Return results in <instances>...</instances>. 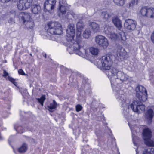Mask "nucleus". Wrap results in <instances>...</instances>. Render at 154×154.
I'll return each instance as SVG.
<instances>
[{
    "instance_id": "obj_1",
    "label": "nucleus",
    "mask_w": 154,
    "mask_h": 154,
    "mask_svg": "<svg viewBox=\"0 0 154 154\" xmlns=\"http://www.w3.org/2000/svg\"><path fill=\"white\" fill-rule=\"evenodd\" d=\"M83 24L80 22L77 24V31L76 32V38L75 39V26L73 24H70L68 26L67 30L66 38L68 42L71 45H73V48L75 50H78L77 53L79 56L86 58L88 57L90 55L88 50L80 48L79 40L80 39L81 31L83 28Z\"/></svg>"
},
{
    "instance_id": "obj_2",
    "label": "nucleus",
    "mask_w": 154,
    "mask_h": 154,
    "mask_svg": "<svg viewBox=\"0 0 154 154\" xmlns=\"http://www.w3.org/2000/svg\"><path fill=\"white\" fill-rule=\"evenodd\" d=\"M111 57V56L109 55L102 56L97 62V65L98 67L105 70L110 69L112 64V60Z\"/></svg>"
},
{
    "instance_id": "obj_3",
    "label": "nucleus",
    "mask_w": 154,
    "mask_h": 154,
    "mask_svg": "<svg viewBox=\"0 0 154 154\" xmlns=\"http://www.w3.org/2000/svg\"><path fill=\"white\" fill-rule=\"evenodd\" d=\"M138 14L142 17L154 18V8L143 7L140 9Z\"/></svg>"
},
{
    "instance_id": "obj_4",
    "label": "nucleus",
    "mask_w": 154,
    "mask_h": 154,
    "mask_svg": "<svg viewBox=\"0 0 154 154\" xmlns=\"http://www.w3.org/2000/svg\"><path fill=\"white\" fill-rule=\"evenodd\" d=\"M137 97L140 101H145L147 99V93L146 89L142 86H137L136 88Z\"/></svg>"
},
{
    "instance_id": "obj_5",
    "label": "nucleus",
    "mask_w": 154,
    "mask_h": 154,
    "mask_svg": "<svg viewBox=\"0 0 154 154\" xmlns=\"http://www.w3.org/2000/svg\"><path fill=\"white\" fill-rule=\"evenodd\" d=\"M48 32L51 34H60L62 32L61 24L57 22H52L49 25Z\"/></svg>"
},
{
    "instance_id": "obj_6",
    "label": "nucleus",
    "mask_w": 154,
    "mask_h": 154,
    "mask_svg": "<svg viewBox=\"0 0 154 154\" xmlns=\"http://www.w3.org/2000/svg\"><path fill=\"white\" fill-rule=\"evenodd\" d=\"M131 107L134 112L141 113L144 112L145 106L143 104H140L137 101H134L131 105Z\"/></svg>"
},
{
    "instance_id": "obj_7",
    "label": "nucleus",
    "mask_w": 154,
    "mask_h": 154,
    "mask_svg": "<svg viewBox=\"0 0 154 154\" xmlns=\"http://www.w3.org/2000/svg\"><path fill=\"white\" fill-rule=\"evenodd\" d=\"M95 42L103 48H106L109 44L107 39L105 37L101 35H98L96 37Z\"/></svg>"
},
{
    "instance_id": "obj_8",
    "label": "nucleus",
    "mask_w": 154,
    "mask_h": 154,
    "mask_svg": "<svg viewBox=\"0 0 154 154\" xmlns=\"http://www.w3.org/2000/svg\"><path fill=\"white\" fill-rule=\"evenodd\" d=\"M33 0H19L17 7L20 10H25L29 7Z\"/></svg>"
},
{
    "instance_id": "obj_9",
    "label": "nucleus",
    "mask_w": 154,
    "mask_h": 154,
    "mask_svg": "<svg viewBox=\"0 0 154 154\" xmlns=\"http://www.w3.org/2000/svg\"><path fill=\"white\" fill-rule=\"evenodd\" d=\"M136 25V22L131 19L126 20L124 23L125 28L130 31L134 30L135 29Z\"/></svg>"
},
{
    "instance_id": "obj_10",
    "label": "nucleus",
    "mask_w": 154,
    "mask_h": 154,
    "mask_svg": "<svg viewBox=\"0 0 154 154\" xmlns=\"http://www.w3.org/2000/svg\"><path fill=\"white\" fill-rule=\"evenodd\" d=\"M101 29L104 30L105 33L108 35V36L112 39H115L120 38L118 37L116 34L111 32L110 28L107 25H105L104 27L102 28ZM120 38L122 39V37L121 36Z\"/></svg>"
},
{
    "instance_id": "obj_11",
    "label": "nucleus",
    "mask_w": 154,
    "mask_h": 154,
    "mask_svg": "<svg viewBox=\"0 0 154 154\" xmlns=\"http://www.w3.org/2000/svg\"><path fill=\"white\" fill-rule=\"evenodd\" d=\"M56 3V0H47L45 2L44 5L45 11L50 12L54 10Z\"/></svg>"
},
{
    "instance_id": "obj_12",
    "label": "nucleus",
    "mask_w": 154,
    "mask_h": 154,
    "mask_svg": "<svg viewBox=\"0 0 154 154\" xmlns=\"http://www.w3.org/2000/svg\"><path fill=\"white\" fill-rule=\"evenodd\" d=\"M126 54V52L122 46L119 45L118 47L117 50V55L119 57V60H123Z\"/></svg>"
},
{
    "instance_id": "obj_13",
    "label": "nucleus",
    "mask_w": 154,
    "mask_h": 154,
    "mask_svg": "<svg viewBox=\"0 0 154 154\" xmlns=\"http://www.w3.org/2000/svg\"><path fill=\"white\" fill-rule=\"evenodd\" d=\"M19 17L24 23L32 20L30 14L27 13L21 12L19 14Z\"/></svg>"
},
{
    "instance_id": "obj_14",
    "label": "nucleus",
    "mask_w": 154,
    "mask_h": 154,
    "mask_svg": "<svg viewBox=\"0 0 154 154\" xmlns=\"http://www.w3.org/2000/svg\"><path fill=\"white\" fill-rule=\"evenodd\" d=\"M154 115V112L151 109L147 110L146 114V119L149 122H151Z\"/></svg>"
},
{
    "instance_id": "obj_15",
    "label": "nucleus",
    "mask_w": 154,
    "mask_h": 154,
    "mask_svg": "<svg viewBox=\"0 0 154 154\" xmlns=\"http://www.w3.org/2000/svg\"><path fill=\"white\" fill-rule=\"evenodd\" d=\"M128 125L129 126H130L131 131L132 132V140L133 142V143L134 144V145H136V146H137V145H136V142L137 141L138 139L137 138V137L135 135V132H134V131L136 129L137 130V128L136 126H131L128 123Z\"/></svg>"
},
{
    "instance_id": "obj_16",
    "label": "nucleus",
    "mask_w": 154,
    "mask_h": 154,
    "mask_svg": "<svg viewBox=\"0 0 154 154\" xmlns=\"http://www.w3.org/2000/svg\"><path fill=\"white\" fill-rule=\"evenodd\" d=\"M41 10V7L38 4H36L32 5L31 8V11L34 14H38Z\"/></svg>"
},
{
    "instance_id": "obj_17",
    "label": "nucleus",
    "mask_w": 154,
    "mask_h": 154,
    "mask_svg": "<svg viewBox=\"0 0 154 154\" xmlns=\"http://www.w3.org/2000/svg\"><path fill=\"white\" fill-rule=\"evenodd\" d=\"M118 98L121 100L122 105L123 106H126L129 103V100L126 98L124 94L121 95L118 97Z\"/></svg>"
},
{
    "instance_id": "obj_18",
    "label": "nucleus",
    "mask_w": 154,
    "mask_h": 154,
    "mask_svg": "<svg viewBox=\"0 0 154 154\" xmlns=\"http://www.w3.org/2000/svg\"><path fill=\"white\" fill-rule=\"evenodd\" d=\"M112 22L114 25L119 29L122 27L121 22L117 17H115L112 19Z\"/></svg>"
},
{
    "instance_id": "obj_19",
    "label": "nucleus",
    "mask_w": 154,
    "mask_h": 154,
    "mask_svg": "<svg viewBox=\"0 0 154 154\" xmlns=\"http://www.w3.org/2000/svg\"><path fill=\"white\" fill-rule=\"evenodd\" d=\"M89 50L90 53L94 56H97L99 54L100 52V50L98 48L96 47H90Z\"/></svg>"
},
{
    "instance_id": "obj_20",
    "label": "nucleus",
    "mask_w": 154,
    "mask_h": 154,
    "mask_svg": "<svg viewBox=\"0 0 154 154\" xmlns=\"http://www.w3.org/2000/svg\"><path fill=\"white\" fill-rule=\"evenodd\" d=\"M28 149L27 145L26 143H23L18 148V151L20 153H24L27 151Z\"/></svg>"
},
{
    "instance_id": "obj_21",
    "label": "nucleus",
    "mask_w": 154,
    "mask_h": 154,
    "mask_svg": "<svg viewBox=\"0 0 154 154\" xmlns=\"http://www.w3.org/2000/svg\"><path fill=\"white\" fill-rule=\"evenodd\" d=\"M57 103L55 100H54L48 106V110L52 112L53 111V110L55 109L57 107Z\"/></svg>"
},
{
    "instance_id": "obj_22",
    "label": "nucleus",
    "mask_w": 154,
    "mask_h": 154,
    "mask_svg": "<svg viewBox=\"0 0 154 154\" xmlns=\"http://www.w3.org/2000/svg\"><path fill=\"white\" fill-rule=\"evenodd\" d=\"M117 77L124 81L128 79V76L121 71H119L117 73Z\"/></svg>"
},
{
    "instance_id": "obj_23",
    "label": "nucleus",
    "mask_w": 154,
    "mask_h": 154,
    "mask_svg": "<svg viewBox=\"0 0 154 154\" xmlns=\"http://www.w3.org/2000/svg\"><path fill=\"white\" fill-rule=\"evenodd\" d=\"M25 25L27 29H32L34 26V23L32 19L31 21L26 22Z\"/></svg>"
},
{
    "instance_id": "obj_24",
    "label": "nucleus",
    "mask_w": 154,
    "mask_h": 154,
    "mask_svg": "<svg viewBox=\"0 0 154 154\" xmlns=\"http://www.w3.org/2000/svg\"><path fill=\"white\" fill-rule=\"evenodd\" d=\"M59 10L60 13L59 14V16L60 17H64V15L66 12V8L63 5H60L59 8Z\"/></svg>"
},
{
    "instance_id": "obj_25",
    "label": "nucleus",
    "mask_w": 154,
    "mask_h": 154,
    "mask_svg": "<svg viewBox=\"0 0 154 154\" xmlns=\"http://www.w3.org/2000/svg\"><path fill=\"white\" fill-rule=\"evenodd\" d=\"M91 25L94 32H97L100 31V27L97 24L94 22H93L91 23Z\"/></svg>"
},
{
    "instance_id": "obj_26",
    "label": "nucleus",
    "mask_w": 154,
    "mask_h": 154,
    "mask_svg": "<svg viewBox=\"0 0 154 154\" xmlns=\"http://www.w3.org/2000/svg\"><path fill=\"white\" fill-rule=\"evenodd\" d=\"M143 154H154V149L152 148H146Z\"/></svg>"
},
{
    "instance_id": "obj_27",
    "label": "nucleus",
    "mask_w": 154,
    "mask_h": 154,
    "mask_svg": "<svg viewBox=\"0 0 154 154\" xmlns=\"http://www.w3.org/2000/svg\"><path fill=\"white\" fill-rule=\"evenodd\" d=\"M46 99L45 95H42L40 98L37 99L38 102L41 104L43 106L44 105V102Z\"/></svg>"
},
{
    "instance_id": "obj_28",
    "label": "nucleus",
    "mask_w": 154,
    "mask_h": 154,
    "mask_svg": "<svg viewBox=\"0 0 154 154\" xmlns=\"http://www.w3.org/2000/svg\"><path fill=\"white\" fill-rule=\"evenodd\" d=\"M91 32L88 29H86L83 33V36L85 38H88L90 35Z\"/></svg>"
},
{
    "instance_id": "obj_29",
    "label": "nucleus",
    "mask_w": 154,
    "mask_h": 154,
    "mask_svg": "<svg viewBox=\"0 0 154 154\" xmlns=\"http://www.w3.org/2000/svg\"><path fill=\"white\" fill-rule=\"evenodd\" d=\"M114 3L119 6H122L124 4V0H113Z\"/></svg>"
},
{
    "instance_id": "obj_30",
    "label": "nucleus",
    "mask_w": 154,
    "mask_h": 154,
    "mask_svg": "<svg viewBox=\"0 0 154 154\" xmlns=\"http://www.w3.org/2000/svg\"><path fill=\"white\" fill-rule=\"evenodd\" d=\"M137 3V0H132L129 4L130 8L133 7Z\"/></svg>"
},
{
    "instance_id": "obj_31",
    "label": "nucleus",
    "mask_w": 154,
    "mask_h": 154,
    "mask_svg": "<svg viewBox=\"0 0 154 154\" xmlns=\"http://www.w3.org/2000/svg\"><path fill=\"white\" fill-rule=\"evenodd\" d=\"M101 18L107 20L109 17V15L106 12H102L101 16Z\"/></svg>"
},
{
    "instance_id": "obj_32",
    "label": "nucleus",
    "mask_w": 154,
    "mask_h": 154,
    "mask_svg": "<svg viewBox=\"0 0 154 154\" xmlns=\"http://www.w3.org/2000/svg\"><path fill=\"white\" fill-rule=\"evenodd\" d=\"M111 72L112 76L114 75L117 76V73L119 71H118L116 68H114L111 69Z\"/></svg>"
},
{
    "instance_id": "obj_33",
    "label": "nucleus",
    "mask_w": 154,
    "mask_h": 154,
    "mask_svg": "<svg viewBox=\"0 0 154 154\" xmlns=\"http://www.w3.org/2000/svg\"><path fill=\"white\" fill-rule=\"evenodd\" d=\"M82 108V106L80 104H78L75 106L76 110L77 112L81 111Z\"/></svg>"
},
{
    "instance_id": "obj_34",
    "label": "nucleus",
    "mask_w": 154,
    "mask_h": 154,
    "mask_svg": "<svg viewBox=\"0 0 154 154\" xmlns=\"http://www.w3.org/2000/svg\"><path fill=\"white\" fill-rule=\"evenodd\" d=\"M18 73L22 75H25L24 72L21 69H20L18 71Z\"/></svg>"
},
{
    "instance_id": "obj_35",
    "label": "nucleus",
    "mask_w": 154,
    "mask_h": 154,
    "mask_svg": "<svg viewBox=\"0 0 154 154\" xmlns=\"http://www.w3.org/2000/svg\"><path fill=\"white\" fill-rule=\"evenodd\" d=\"M151 39L152 42L154 43V31L151 35Z\"/></svg>"
},
{
    "instance_id": "obj_36",
    "label": "nucleus",
    "mask_w": 154,
    "mask_h": 154,
    "mask_svg": "<svg viewBox=\"0 0 154 154\" xmlns=\"http://www.w3.org/2000/svg\"><path fill=\"white\" fill-rule=\"evenodd\" d=\"M8 80L11 82L12 83H14V82H15V80L13 78L10 77L9 76H8Z\"/></svg>"
},
{
    "instance_id": "obj_37",
    "label": "nucleus",
    "mask_w": 154,
    "mask_h": 154,
    "mask_svg": "<svg viewBox=\"0 0 154 154\" xmlns=\"http://www.w3.org/2000/svg\"><path fill=\"white\" fill-rule=\"evenodd\" d=\"M3 76L5 78H6L7 76L8 78V76H9L8 73L5 71H4Z\"/></svg>"
},
{
    "instance_id": "obj_38",
    "label": "nucleus",
    "mask_w": 154,
    "mask_h": 154,
    "mask_svg": "<svg viewBox=\"0 0 154 154\" xmlns=\"http://www.w3.org/2000/svg\"><path fill=\"white\" fill-rule=\"evenodd\" d=\"M3 2H8L10 0H0Z\"/></svg>"
},
{
    "instance_id": "obj_39",
    "label": "nucleus",
    "mask_w": 154,
    "mask_h": 154,
    "mask_svg": "<svg viewBox=\"0 0 154 154\" xmlns=\"http://www.w3.org/2000/svg\"><path fill=\"white\" fill-rule=\"evenodd\" d=\"M20 128H21V127H19V128H18L17 130L19 131V129H20Z\"/></svg>"
},
{
    "instance_id": "obj_40",
    "label": "nucleus",
    "mask_w": 154,
    "mask_h": 154,
    "mask_svg": "<svg viewBox=\"0 0 154 154\" xmlns=\"http://www.w3.org/2000/svg\"><path fill=\"white\" fill-rule=\"evenodd\" d=\"M45 56V58L46 57V54H45V56Z\"/></svg>"
},
{
    "instance_id": "obj_41",
    "label": "nucleus",
    "mask_w": 154,
    "mask_h": 154,
    "mask_svg": "<svg viewBox=\"0 0 154 154\" xmlns=\"http://www.w3.org/2000/svg\"><path fill=\"white\" fill-rule=\"evenodd\" d=\"M20 133H23V131H21V132H20Z\"/></svg>"
},
{
    "instance_id": "obj_42",
    "label": "nucleus",
    "mask_w": 154,
    "mask_h": 154,
    "mask_svg": "<svg viewBox=\"0 0 154 154\" xmlns=\"http://www.w3.org/2000/svg\"><path fill=\"white\" fill-rule=\"evenodd\" d=\"M136 153H137V150L136 149Z\"/></svg>"
}]
</instances>
